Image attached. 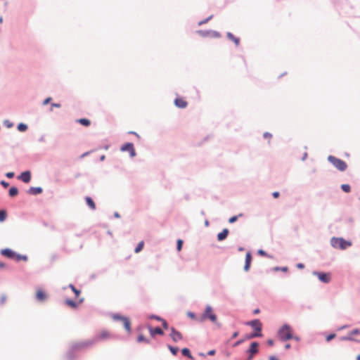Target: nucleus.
Returning a JSON list of instances; mask_svg holds the SVG:
<instances>
[{"mask_svg": "<svg viewBox=\"0 0 360 360\" xmlns=\"http://www.w3.org/2000/svg\"><path fill=\"white\" fill-rule=\"evenodd\" d=\"M328 160L338 170L343 172L347 169V163L340 159H338L334 156L329 155L328 158Z\"/></svg>", "mask_w": 360, "mask_h": 360, "instance_id": "nucleus-5", "label": "nucleus"}, {"mask_svg": "<svg viewBox=\"0 0 360 360\" xmlns=\"http://www.w3.org/2000/svg\"><path fill=\"white\" fill-rule=\"evenodd\" d=\"M150 318H151V319H157V320H158V321L162 320V319H161V318L158 317V316H150Z\"/></svg>", "mask_w": 360, "mask_h": 360, "instance_id": "nucleus-47", "label": "nucleus"}, {"mask_svg": "<svg viewBox=\"0 0 360 360\" xmlns=\"http://www.w3.org/2000/svg\"><path fill=\"white\" fill-rule=\"evenodd\" d=\"M6 218V212L4 210L0 211V221H4Z\"/></svg>", "mask_w": 360, "mask_h": 360, "instance_id": "nucleus-30", "label": "nucleus"}, {"mask_svg": "<svg viewBox=\"0 0 360 360\" xmlns=\"http://www.w3.org/2000/svg\"><path fill=\"white\" fill-rule=\"evenodd\" d=\"M42 192V188L40 187H32L29 189L28 193L32 195H37Z\"/></svg>", "mask_w": 360, "mask_h": 360, "instance_id": "nucleus-21", "label": "nucleus"}, {"mask_svg": "<svg viewBox=\"0 0 360 360\" xmlns=\"http://www.w3.org/2000/svg\"><path fill=\"white\" fill-rule=\"evenodd\" d=\"M137 340H138V342H146V343H149V340H147V339H146V338L143 335H141H141H139L138 336V339H137Z\"/></svg>", "mask_w": 360, "mask_h": 360, "instance_id": "nucleus-29", "label": "nucleus"}, {"mask_svg": "<svg viewBox=\"0 0 360 360\" xmlns=\"http://www.w3.org/2000/svg\"><path fill=\"white\" fill-rule=\"evenodd\" d=\"M238 335V332H235L232 335V338H236Z\"/></svg>", "mask_w": 360, "mask_h": 360, "instance_id": "nucleus-48", "label": "nucleus"}, {"mask_svg": "<svg viewBox=\"0 0 360 360\" xmlns=\"http://www.w3.org/2000/svg\"><path fill=\"white\" fill-rule=\"evenodd\" d=\"M285 348L286 349H290V344H286V345H285Z\"/></svg>", "mask_w": 360, "mask_h": 360, "instance_id": "nucleus-55", "label": "nucleus"}, {"mask_svg": "<svg viewBox=\"0 0 360 360\" xmlns=\"http://www.w3.org/2000/svg\"><path fill=\"white\" fill-rule=\"evenodd\" d=\"M20 180H22L25 183H28L31 179V174L29 171H26L22 172L20 176L18 177Z\"/></svg>", "mask_w": 360, "mask_h": 360, "instance_id": "nucleus-16", "label": "nucleus"}, {"mask_svg": "<svg viewBox=\"0 0 360 360\" xmlns=\"http://www.w3.org/2000/svg\"><path fill=\"white\" fill-rule=\"evenodd\" d=\"M148 328L150 334L152 337H154L155 335H163L164 334L162 330L160 328L157 327V328H153L150 326H149Z\"/></svg>", "mask_w": 360, "mask_h": 360, "instance_id": "nucleus-13", "label": "nucleus"}, {"mask_svg": "<svg viewBox=\"0 0 360 360\" xmlns=\"http://www.w3.org/2000/svg\"><path fill=\"white\" fill-rule=\"evenodd\" d=\"M209 355H214L215 354V351L214 350H210L207 353Z\"/></svg>", "mask_w": 360, "mask_h": 360, "instance_id": "nucleus-49", "label": "nucleus"}, {"mask_svg": "<svg viewBox=\"0 0 360 360\" xmlns=\"http://www.w3.org/2000/svg\"><path fill=\"white\" fill-rule=\"evenodd\" d=\"M267 344L269 345V346H273L274 345V340H269L267 341Z\"/></svg>", "mask_w": 360, "mask_h": 360, "instance_id": "nucleus-45", "label": "nucleus"}, {"mask_svg": "<svg viewBox=\"0 0 360 360\" xmlns=\"http://www.w3.org/2000/svg\"><path fill=\"white\" fill-rule=\"evenodd\" d=\"M18 193V189L16 187H11L9 190V195L14 197Z\"/></svg>", "mask_w": 360, "mask_h": 360, "instance_id": "nucleus-26", "label": "nucleus"}, {"mask_svg": "<svg viewBox=\"0 0 360 360\" xmlns=\"http://www.w3.org/2000/svg\"><path fill=\"white\" fill-rule=\"evenodd\" d=\"M211 18H212V16L209 17L208 18H207V19H206V20H205L200 21V22H199V25H202V24H204V23H206V22H207V21H208Z\"/></svg>", "mask_w": 360, "mask_h": 360, "instance_id": "nucleus-43", "label": "nucleus"}, {"mask_svg": "<svg viewBox=\"0 0 360 360\" xmlns=\"http://www.w3.org/2000/svg\"><path fill=\"white\" fill-rule=\"evenodd\" d=\"M1 254L8 258L13 259L15 260L16 262H20L21 260L27 261V257L25 255H21L19 254H17L14 251H13L11 249H4L1 250Z\"/></svg>", "mask_w": 360, "mask_h": 360, "instance_id": "nucleus-3", "label": "nucleus"}, {"mask_svg": "<svg viewBox=\"0 0 360 360\" xmlns=\"http://www.w3.org/2000/svg\"><path fill=\"white\" fill-rule=\"evenodd\" d=\"M242 341H238L236 343V345H239Z\"/></svg>", "mask_w": 360, "mask_h": 360, "instance_id": "nucleus-62", "label": "nucleus"}, {"mask_svg": "<svg viewBox=\"0 0 360 360\" xmlns=\"http://www.w3.org/2000/svg\"><path fill=\"white\" fill-rule=\"evenodd\" d=\"M27 129V126L25 124L20 123L18 125V129L20 131H25Z\"/></svg>", "mask_w": 360, "mask_h": 360, "instance_id": "nucleus-27", "label": "nucleus"}, {"mask_svg": "<svg viewBox=\"0 0 360 360\" xmlns=\"http://www.w3.org/2000/svg\"><path fill=\"white\" fill-rule=\"evenodd\" d=\"M342 339L344 340H352V338H349V337H344Z\"/></svg>", "mask_w": 360, "mask_h": 360, "instance_id": "nucleus-53", "label": "nucleus"}, {"mask_svg": "<svg viewBox=\"0 0 360 360\" xmlns=\"http://www.w3.org/2000/svg\"><path fill=\"white\" fill-rule=\"evenodd\" d=\"M229 234V230L227 229H224L221 232L219 233L217 235L218 240L221 241L224 240Z\"/></svg>", "mask_w": 360, "mask_h": 360, "instance_id": "nucleus-19", "label": "nucleus"}, {"mask_svg": "<svg viewBox=\"0 0 360 360\" xmlns=\"http://www.w3.org/2000/svg\"><path fill=\"white\" fill-rule=\"evenodd\" d=\"M307 156V153H304V157L302 158V160H304L306 158V157Z\"/></svg>", "mask_w": 360, "mask_h": 360, "instance_id": "nucleus-59", "label": "nucleus"}, {"mask_svg": "<svg viewBox=\"0 0 360 360\" xmlns=\"http://www.w3.org/2000/svg\"><path fill=\"white\" fill-rule=\"evenodd\" d=\"M51 106L52 107H56V108H60V104H59V103H52Z\"/></svg>", "mask_w": 360, "mask_h": 360, "instance_id": "nucleus-46", "label": "nucleus"}, {"mask_svg": "<svg viewBox=\"0 0 360 360\" xmlns=\"http://www.w3.org/2000/svg\"><path fill=\"white\" fill-rule=\"evenodd\" d=\"M129 133H130V134H135L137 137H139V136L136 132L131 131V132H129Z\"/></svg>", "mask_w": 360, "mask_h": 360, "instance_id": "nucleus-58", "label": "nucleus"}, {"mask_svg": "<svg viewBox=\"0 0 360 360\" xmlns=\"http://www.w3.org/2000/svg\"><path fill=\"white\" fill-rule=\"evenodd\" d=\"M143 246H144V241L143 240L140 241L139 243V244L137 245L136 248H135L134 252L136 253L140 252L143 250Z\"/></svg>", "mask_w": 360, "mask_h": 360, "instance_id": "nucleus-24", "label": "nucleus"}, {"mask_svg": "<svg viewBox=\"0 0 360 360\" xmlns=\"http://www.w3.org/2000/svg\"><path fill=\"white\" fill-rule=\"evenodd\" d=\"M182 245H183V240H181V239H179L177 240V244H176V248H177L178 251H181V250Z\"/></svg>", "mask_w": 360, "mask_h": 360, "instance_id": "nucleus-32", "label": "nucleus"}, {"mask_svg": "<svg viewBox=\"0 0 360 360\" xmlns=\"http://www.w3.org/2000/svg\"><path fill=\"white\" fill-rule=\"evenodd\" d=\"M314 274L317 276L319 279L323 283H328L330 281L331 277L330 274L328 273L315 272Z\"/></svg>", "mask_w": 360, "mask_h": 360, "instance_id": "nucleus-8", "label": "nucleus"}, {"mask_svg": "<svg viewBox=\"0 0 360 360\" xmlns=\"http://www.w3.org/2000/svg\"><path fill=\"white\" fill-rule=\"evenodd\" d=\"M264 137L270 139L271 138V134L268 132H266L264 134Z\"/></svg>", "mask_w": 360, "mask_h": 360, "instance_id": "nucleus-38", "label": "nucleus"}, {"mask_svg": "<svg viewBox=\"0 0 360 360\" xmlns=\"http://www.w3.org/2000/svg\"><path fill=\"white\" fill-rule=\"evenodd\" d=\"M272 195L274 198H277L279 197L280 193L278 191H275L272 193Z\"/></svg>", "mask_w": 360, "mask_h": 360, "instance_id": "nucleus-42", "label": "nucleus"}, {"mask_svg": "<svg viewBox=\"0 0 360 360\" xmlns=\"http://www.w3.org/2000/svg\"><path fill=\"white\" fill-rule=\"evenodd\" d=\"M87 205L93 210L96 209V204L90 197H86L85 198Z\"/></svg>", "mask_w": 360, "mask_h": 360, "instance_id": "nucleus-22", "label": "nucleus"}, {"mask_svg": "<svg viewBox=\"0 0 360 360\" xmlns=\"http://www.w3.org/2000/svg\"><path fill=\"white\" fill-rule=\"evenodd\" d=\"M115 318L116 319L120 320L122 322L124 328L128 332H131V322L128 318L120 316H116Z\"/></svg>", "mask_w": 360, "mask_h": 360, "instance_id": "nucleus-9", "label": "nucleus"}, {"mask_svg": "<svg viewBox=\"0 0 360 360\" xmlns=\"http://www.w3.org/2000/svg\"><path fill=\"white\" fill-rule=\"evenodd\" d=\"M278 336L280 340L285 341L290 339H292V330L289 325H283L278 332Z\"/></svg>", "mask_w": 360, "mask_h": 360, "instance_id": "nucleus-2", "label": "nucleus"}, {"mask_svg": "<svg viewBox=\"0 0 360 360\" xmlns=\"http://www.w3.org/2000/svg\"><path fill=\"white\" fill-rule=\"evenodd\" d=\"M335 337V334H330V335H329L328 336H327V338H326V340H327V341H330V340H331L332 339H333Z\"/></svg>", "mask_w": 360, "mask_h": 360, "instance_id": "nucleus-35", "label": "nucleus"}, {"mask_svg": "<svg viewBox=\"0 0 360 360\" xmlns=\"http://www.w3.org/2000/svg\"><path fill=\"white\" fill-rule=\"evenodd\" d=\"M82 302H83V299H80L79 300L78 303H77L76 302H74L71 300H66L65 301V303L66 305L69 306L70 307H71L72 309H76L78 307V304H81Z\"/></svg>", "mask_w": 360, "mask_h": 360, "instance_id": "nucleus-18", "label": "nucleus"}, {"mask_svg": "<svg viewBox=\"0 0 360 360\" xmlns=\"http://www.w3.org/2000/svg\"><path fill=\"white\" fill-rule=\"evenodd\" d=\"M110 337V333L108 331H107V330H102L96 337V340L98 341V340H106V339L109 338Z\"/></svg>", "mask_w": 360, "mask_h": 360, "instance_id": "nucleus-14", "label": "nucleus"}, {"mask_svg": "<svg viewBox=\"0 0 360 360\" xmlns=\"http://www.w3.org/2000/svg\"><path fill=\"white\" fill-rule=\"evenodd\" d=\"M297 267H298V268H300V269H302V268H303V267H304V264H297Z\"/></svg>", "mask_w": 360, "mask_h": 360, "instance_id": "nucleus-56", "label": "nucleus"}, {"mask_svg": "<svg viewBox=\"0 0 360 360\" xmlns=\"http://www.w3.org/2000/svg\"><path fill=\"white\" fill-rule=\"evenodd\" d=\"M120 150L123 152H125V151L129 152L130 154V156L131 158H134L136 155V152H135V149L134 147V144L131 143H127L124 144L121 147Z\"/></svg>", "mask_w": 360, "mask_h": 360, "instance_id": "nucleus-7", "label": "nucleus"}, {"mask_svg": "<svg viewBox=\"0 0 360 360\" xmlns=\"http://www.w3.org/2000/svg\"><path fill=\"white\" fill-rule=\"evenodd\" d=\"M226 36L227 37L233 41L234 42V44L236 45V46H238L239 44H240V39L238 38V37H236L231 32H227L226 34Z\"/></svg>", "mask_w": 360, "mask_h": 360, "instance_id": "nucleus-20", "label": "nucleus"}, {"mask_svg": "<svg viewBox=\"0 0 360 360\" xmlns=\"http://www.w3.org/2000/svg\"><path fill=\"white\" fill-rule=\"evenodd\" d=\"M170 337L174 342H179L183 339L181 333L174 328H171Z\"/></svg>", "mask_w": 360, "mask_h": 360, "instance_id": "nucleus-10", "label": "nucleus"}, {"mask_svg": "<svg viewBox=\"0 0 360 360\" xmlns=\"http://www.w3.org/2000/svg\"><path fill=\"white\" fill-rule=\"evenodd\" d=\"M51 100V97H49L47 98H46L44 102H43V104L44 105H47Z\"/></svg>", "mask_w": 360, "mask_h": 360, "instance_id": "nucleus-39", "label": "nucleus"}, {"mask_svg": "<svg viewBox=\"0 0 360 360\" xmlns=\"http://www.w3.org/2000/svg\"><path fill=\"white\" fill-rule=\"evenodd\" d=\"M356 359H357V360H360V354L357 356Z\"/></svg>", "mask_w": 360, "mask_h": 360, "instance_id": "nucleus-63", "label": "nucleus"}, {"mask_svg": "<svg viewBox=\"0 0 360 360\" xmlns=\"http://www.w3.org/2000/svg\"><path fill=\"white\" fill-rule=\"evenodd\" d=\"M77 122L85 127H89L91 124L90 120L86 118L79 119L77 120Z\"/></svg>", "mask_w": 360, "mask_h": 360, "instance_id": "nucleus-23", "label": "nucleus"}, {"mask_svg": "<svg viewBox=\"0 0 360 360\" xmlns=\"http://www.w3.org/2000/svg\"><path fill=\"white\" fill-rule=\"evenodd\" d=\"M75 294V297H78L80 295V290H77V289H74V291H73Z\"/></svg>", "mask_w": 360, "mask_h": 360, "instance_id": "nucleus-40", "label": "nucleus"}, {"mask_svg": "<svg viewBox=\"0 0 360 360\" xmlns=\"http://www.w3.org/2000/svg\"><path fill=\"white\" fill-rule=\"evenodd\" d=\"M253 313H254L255 314H257L259 313V309H255V310H254V311H253Z\"/></svg>", "mask_w": 360, "mask_h": 360, "instance_id": "nucleus-54", "label": "nucleus"}, {"mask_svg": "<svg viewBox=\"0 0 360 360\" xmlns=\"http://www.w3.org/2000/svg\"><path fill=\"white\" fill-rule=\"evenodd\" d=\"M258 254L262 255V256H266V252L264 251L263 250H258Z\"/></svg>", "mask_w": 360, "mask_h": 360, "instance_id": "nucleus-37", "label": "nucleus"}, {"mask_svg": "<svg viewBox=\"0 0 360 360\" xmlns=\"http://www.w3.org/2000/svg\"><path fill=\"white\" fill-rule=\"evenodd\" d=\"M258 347L259 344L256 342H252L250 345V349L248 350V352L249 353V357L248 359L250 360L252 357V356L258 352Z\"/></svg>", "mask_w": 360, "mask_h": 360, "instance_id": "nucleus-11", "label": "nucleus"}, {"mask_svg": "<svg viewBox=\"0 0 360 360\" xmlns=\"http://www.w3.org/2000/svg\"><path fill=\"white\" fill-rule=\"evenodd\" d=\"M274 270H275V271H278V270H280V271H283L285 272V271H288V268H287V267H283V268L275 267V268H274Z\"/></svg>", "mask_w": 360, "mask_h": 360, "instance_id": "nucleus-34", "label": "nucleus"}, {"mask_svg": "<svg viewBox=\"0 0 360 360\" xmlns=\"http://www.w3.org/2000/svg\"><path fill=\"white\" fill-rule=\"evenodd\" d=\"M105 155H102V156L101 157V160H102V161H103V160H105Z\"/></svg>", "mask_w": 360, "mask_h": 360, "instance_id": "nucleus-60", "label": "nucleus"}, {"mask_svg": "<svg viewBox=\"0 0 360 360\" xmlns=\"http://www.w3.org/2000/svg\"><path fill=\"white\" fill-rule=\"evenodd\" d=\"M247 325L251 326L255 331V333L250 335L247 338L250 339L257 337H262V323L259 319H255L253 321H249L247 323Z\"/></svg>", "mask_w": 360, "mask_h": 360, "instance_id": "nucleus-1", "label": "nucleus"}, {"mask_svg": "<svg viewBox=\"0 0 360 360\" xmlns=\"http://www.w3.org/2000/svg\"><path fill=\"white\" fill-rule=\"evenodd\" d=\"M210 319L212 322H217V318L216 314L214 313L212 307L207 306L204 313L202 315V320Z\"/></svg>", "mask_w": 360, "mask_h": 360, "instance_id": "nucleus-6", "label": "nucleus"}, {"mask_svg": "<svg viewBox=\"0 0 360 360\" xmlns=\"http://www.w3.org/2000/svg\"><path fill=\"white\" fill-rule=\"evenodd\" d=\"M6 299L5 297H2L1 298V303H4L5 302Z\"/></svg>", "mask_w": 360, "mask_h": 360, "instance_id": "nucleus-61", "label": "nucleus"}, {"mask_svg": "<svg viewBox=\"0 0 360 360\" xmlns=\"http://www.w3.org/2000/svg\"><path fill=\"white\" fill-rule=\"evenodd\" d=\"M36 298L39 301L42 302V301H44L46 299V295L44 291H43L42 290L39 289V290H37Z\"/></svg>", "mask_w": 360, "mask_h": 360, "instance_id": "nucleus-17", "label": "nucleus"}, {"mask_svg": "<svg viewBox=\"0 0 360 360\" xmlns=\"http://www.w3.org/2000/svg\"><path fill=\"white\" fill-rule=\"evenodd\" d=\"M237 219H238V217L233 216L229 219V223H234L235 221H237Z\"/></svg>", "mask_w": 360, "mask_h": 360, "instance_id": "nucleus-33", "label": "nucleus"}, {"mask_svg": "<svg viewBox=\"0 0 360 360\" xmlns=\"http://www.w3.org/2000/svg\"><path fill=\"white\" fill-rule=\"evenodd\" d=\"M331 245L335 248L345 250L352 245V243L342 238H333L330 240Z\"/></svg>", "mask_w": 360, "mask_h": 360, "instance_id": "nucleus-4", "label": "nucleus"}, {"mask_svg": "<svg viewBox=\"0 0 360 360\" xmlns=\"http://www.w3.org/2000/svg\"><path fill=\"white\" fill-rule=\"evenodd\" d=\"M169 350L171 351V352L172 353V354L174 355H176L178 351H179V348L178 347H172V346H168Z\"/></svg>", "mask_w": 360, "mask_h": 360, "instance_id": "nucleus-31", "label": "nucleus"}, {"mask_svg": "<svg viewBox=\"0 0 360 360\" xmlns=\"http://www.w3.org/2000/svg\"><path fill=\"white\" fill-rule=\"evenodd\" d=\"M4 267H5V264L0 262V269L4 268Z\"/></svg>", "mask_w": 360, "mask_h": 360, "instance_id": "nucleus-52", "label": "nucleus"}, {"mask_svg": "<svg viewBox=\"0 0 360 360\" xmlns=\"http://www.w3.org/2000/svg\"><path fill=\"white\" fill-rule=\"evenodd\" d=\"M174 104L179 108H185L188 105L187 101H186L183 98H176L174 100Z\"/></svg>", "mask_w": 360, "mask_h": 360, "instance_id": "nucleus-12", "label": "nucleus"}, {"mask_svg": "<svg viewBox=\"0 0 360 360\" xmlns=\"http://www.w3.org/2000/svg\"><path fill=\"white\" fill-rule=\"evenodd\" d=\"M181 352L184 356H187L189 359H193V356L191 355V352L188 348H184L181 350Z\"/></svg>", "mask_w": 360, "mask_h": 360, "instance_id": "nucleus-25", "label": "nucleus"}, {"mask_svg": "<svg viewBox=\"0 0 360 360\" xmlns=\"http://www.w3.org/2000/svg\"><path fill=\"white\" fill-rule=\"evenodd\" d=\"M341 188L345 193H349L351 191V188H350V186L349 184H342Z\"/></svg>", "mask_w": 360, "mask_h": 360, "instance_id": "nucleus-28", "label": "nucleus"}, {"mask_svg": "<svg viewBox=\"0 0 360 360\" xmlns=\"http://www.w3.org/2000/svg\"><path fill=\"white\" fill-rule=\"evenodd\" d=\"M269 360H278V359L274 356H271Z\"/></svg>", "mask_w": 360, "mask_h": 360, "instance_id": "nucleus-50", "label": "nucleus"}, {"mask_svg": "<svg viewBox=\"0 0 360 360\" xmlns=\"http://www.w3.org/2000/svg\"><path fill=\"white\" fill-rule=\"evenodd\" d=\"M70 288L72 290V291H74V289H76L75 287L72 284L70 285Z\"/></svg>", "mask_w": 360, "mask_h": 360, "instance_id": "nucleus-57", "label": "nucleus"}, {"mask_svg": "<svg viewBox=\"0 0 360 360\" xmlns=\"http://www.w3.org/2000/svg\"><path fill=\"white\" fill-rule=\"evenodd\" d=\"M160 321L162 322V326H163L165 329H167V328H168V324H167V323L166 322V321H165V320H164V319H162V320H160Z\"/></svg>", "mask_w": 360, "mask_h": 360, "instance_id": "nucleus-36", "label": "nucleus"}, {"mask_svg": "<svg viewBox=\"0 0 360 360\" xmlns=\"http://www.w3.org/2000/svg\"><path fill=\"white\" fill-rule=\"evenodd\" d=\"M6 176L8 178H13L14 176V173L13 172H8L6 174Z\"/></svg>", "mask_w": 360, "mask_h": 360, "instance_id": "nucleus-41", "label": "nucleus"}, {"mask_svg": "<svg viewBox=\"0 0 360 360\" xmlns=\"http://www.w3.org/2000/svg\"><path fill=\"white\" fill-rule=\"evenodd\" d=\"M252 262V255L250 252H247L245 255V264L244 266V270L245 271H249Z\"/></svg>", "mask_w": 360, "mask_h": 360, "instance_id": "nucleus-15", "label": "nucleus"}, {"mask_svg": "<svg viewBox=\"0 0 360 360\" xmlns=\"http://www.w3.org/2000/svg\"><path fill=\"white\" fill-rule=\"evenodd\" d=\"M1 184L4 186V187H8V183L6 182L5 181H1Z\"/></svg>", "mask_w": 360, "mask_h": 360, "instance_id": "nucleus-44", "label": "nucleus"}, {"mask_svg": "<svg viewBox=\"0 0 360 360\" xmlns=\"http://www.w3.org/2000/svg\"><path fill=\"white\" fill-rule=\"evenodd\" d=\"M359 333V330H354L353 331H352L351 334L352 335H354V334H358Z\"/></svg>", "mask_w": 360, "mask_h": 360, "instance_id": "nucleus-51", "label": "nucleus"}]
</instances>
